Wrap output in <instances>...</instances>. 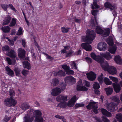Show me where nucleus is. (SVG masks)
<instances>
[{
  "mask_svg": "<svg viewBox=\"0 0 122 122\" xmlns=\"http://www.w3.org/2000/svg\"><path fill=\"white\" fill-rule=\"evenodd\" d=\"M86 32V36H83L82 39L84 41H86L87 43H82L81 46L86 51H90L92 50V48L89 44L91 43L92 41L94 39L96 34L94 31L91 30H88Z\"/></svg>",
  "mask_w": 122,
  "mask_h": 122,
  "instance_id": "obj_1",
  "label": "nucleus"
},
{
  "mask_svg": "<svg viewBox=\"0 0 122 122\" xmlns=\"http://www.w3.org/2000/svg\"><path fill=\"white\" fill-rule=\"evenodd\" d=\"M15 92L12 89H10L9 91V95L11 96L10 97L8 98L4 101L5 105L7 107H10L15 106L17 103V101L14 99L12 96L15 95Z\"/></svg>",
  "mask_w": 122,
  "mask_h": 122,
  "instance_id": "obj_2",
  "label": "nucleus"
},
{
  "mask_svg": "<svg viewBox=\"0 0 122 122\" xmlns=\"http://www.w3.org/2000/svg\"><path fill=\"white\" fill-rule=\"evenodd\" d=\"M112 99L113 101L116 102H112L110 104L108 105V108L109 111L113 112L117 110L118 108L117 106V105L119 103L120 100L118 96H114L112 97Z\"/></svg>",
  "mask_w": 122,
  "mask_h": 122,
  "instance_id": "obj_3",
  "label": "nucleus"
},
{
  "mask_svg": "<svg viewBox=\"0 0 122 122\" xmlns=\"http://www.w3.org/2000/svg\"><path fill=\"white\" fill-rule=\"evenodd\" d=\"M101 66L103 70L106 71H108L110 74L114 75L117 73V71L116 68L113 66H109L108 63L106 62L101 64Z\"/></svg>",
  "mask_w": 122,
  "mask_h": 122,
  "instance_id": "obj_4",
  "label": "nucleus"
},
{
  "mask_svg": "<svg viewBox=\"0 0 122 122\" xmlns=\"http://www.w3.org/2000/svg\"><path fill=\"white\" fill-rule=\"evenodd\" d=\"M35 115V122H43V120L41 115L42 113L39 110H35L34 112Z\"/></svg>",
  "mask_w": 122,
  "mask_h": 122,
  "instance_id": "obj_5",
  "label": "nucleus"
},
{
  "mask_svg": "<svg viewBox=\"0 0 122 122\" xmlns=\"http://www.w3.org/2000/svg\"><path fill=\"white\" fill-rule=\"evenodd\" d=\"M91 57L94 59L96 60L98 63L101 64H102L104 62V59L101 56L98 55H96L94 53H92L91 54Z\"/></svg>",
  "mask_w": 122,
  "mask_h": 122,
  "instance_id": "obj_6",
  "label": "nucleus"
},
{
  "mask_svg": "<svg viewBox=\"0 0 122 122\" xmlns=\"http://www.w3.org/2000/svg\"><path fill=\"white\" fill-rule=\"evenodd\" d=\"M86 107L89 110L93 109V112L95 114L98 113V107L96 102H90L88 105L86 106Z\"/></svg>",
  "mask_w": 122,
  "mask_h": 122,
  "instance_id": "obj_7",
  "label": "nucleus"
},
{
  "mask_svg": "<svg viewBox=\"0 0 122 122\" xmlns=\"http://www.w3.org/2000/svg\"><path fill=\"white\" fill-rule=\"evenodd\" d=\"M77 89L78 91H84L87 90L88 89L84 86H82V80H80L78 83Z\"/></svg>",
  "mask_w": 122,
  "mask_h": 122,
  "instance_id": "obj_8",
  "label": "nucleus"
},
{
  "mask_svg": "<svg viewBox=\"0 0 122 122\" xmlns=\"http://www.w3.org/2000/svg\"><path fill=\"white\" fill-rule=\"evenodd\" d=\"M113 86L115 92L116 93H118L121 90L120 86L122 87V80L121 81L119 84L113 83Z\"/></svg>",
  "mask_w": 122,
  "mask_h": 122,
  "instance_id": "obj_9",
  "label": "nucleus"
},
{
  "mask_svg": "<svg viewBox=\"0 0 122 122\" xmlns=\"http://www.w3.org/2000/svg\"><path fill=\"white\" fill-rule=\"evenodd\" d=\"M98 48L100 51H103L105 50L107 47L106 43L103 42H100L98 45Z\"/></svg>",
  "mask_w": 122,
  "mask_h": 122,
  "instance_id": "obj_10",
  "label": "nucleus"
},
{
  "mask_svg": "<svg viewBox=\"0 0 122 122\" xmlns=\"http://www.w3.org/2000/svg\"><path fill=\"white\" fill-rule=\"evenodd\" d=\"M61 92L60 88H55L52 90L51 94L52 95L56 96L59 94Z\"/></svg>",
  "mask_w": 122,
  "mask_h": 122,
  "instance_id": "obj_11",
  "label": "nucleus"
},
{
  "mask_svg": "<svg viewBox=\"0 0 122 122\" xmlns=\"http://www.w3.org/2000/svg\"><path fill=\"white\" fill-rule=\"evenodd\" d=\"M76 100V96H73L70 101L68 102L67 104L68 106L70 107H73Z\"/></svg>",
  "mask_w": 122,
  "mask_h": 122,
  "instance_id": "obj_12",
  "label": "nucleus"
},
{
  "mask_svg": "<svg viewBox=\"0 0 122 122\" xmlns=\"http://www.w3.org/2000/svg\"><path fill=\"white\" fill-rule=\"evenodd\" d=\"M102 57H104L107 60H109L112 58V56L110 53L108 52H106L105 53H102L100 54Z\"/></svg>",
  "mask_w": 122,
  "mask_h": 122,
  "instance_id": "obj_13",
  "label": "nucleus"
},
{
  "mask_svg": "<svg viewBox=\"0 0 122 122\" xmlns=\"http://www.w3.org/2000/svg\"><path fill=\"white\" fill-rule=\"evenodd\" d=\"M8 56L12 58H14L16 56V53L13 49H12L9 50Z\"/></svg>",
  "mask_w": 122,
  "mask_h": 122,
  "instance_id": "obj_14",
  "label": "nucleus"
},
{
  "mask_svg": "<svg viewBox=\"0 0 122 122\" xmlns=\"http://www.w3.org/2000/svg\"><path fill=\"white\" fill-rule=\"evenodd\" d=\"M64 80L66 82H70L74 83L76 82L75 79L71 76L66 77L65 78Z\"/></svg>",
  "mask_w": 122,
  "mask_h": 122,
  "instance_id": "obj_15",
  "label": "nucleus"
},
{
  "mask_svg": "<svg viewBox=\"0 0 122 122\" xmlns=\"http://www.w3.org/2000/svg\"><path fill=\"white\" fill-rule=\"evenodd\" d=\"M88 78L90 80L93 81L96 78V75L92 72H91L89 73L86 74Z\"/></svg>",
  "mask_w": 122,
  "mask_h": 122,
  "instance_id": "obj_16",
  "label": "nucleus"
},
{
  "mask_svg": "<svg viewBox=\"0 0 122 122\" xmlns=\"http://www.w3.org/2000/svg\"><path fill=\"white\" fill-rule=\"evenodd\" d=\"M67 96L60 95L58 96L56 98L57 101L58 102L62 101H66L67 100Z\"/></svg>",
  "mask_w": 122,
  "mask_h": 122,
  "instance_id": "obj_17",
  "label": "nucleus"
},
{
  "mask_svg": "<svg viewBox=\"0 0 122 122\" xmlns=\"http://www.w3.org/2000/svg\"><path fill=\"white\" fill-rule=\"evenodd\" d=\"M18 56L21 58H23L25 56V51L23 49H19L18 50Z\"/></svg>",
  "mask_w": 122,
  "mask_h": 122,
  "instance_id": "obj_18",
  "label": "nucleus"
},
{
  "mask_svg": "<svg viewBox=\"0 0 122 122\" xmlns=\"http://www.w3.org/2000/svg\"><path fill=\"white\" fill-rule=\"evenodd\" d=\"M30 107V106L29 104L26 103L21 104L20 106V108L24 111L29 109Z\"/></svg>",
  "mask_w": 122,
  "mask_h": 122,
  "instance_id": "obj_19",
  "label": "nucleus"
},
{
  "mask_svg": "<svg viewBox=\"0 0 122 122\" xmlns=\"http://www.w3.org/2000/svg\"><path fill=\"white\" fill-rule=\"evenodd\" d=\"M11 18L9 15H7L5 19L3 20V22L2 24L3 25H6L8 24L10 22Z\"/></svg>",
  "mask_w": 122,
  "mask_h": 122,
  "instance_id": "obj_20",
  "label": "nucleus"
},
{
  "mask_svg": "<svg viewBox=\"0 0 122 122\" xmlns=\"http://www.w3.org/2000/svg\"><path fill=\"white\" fill-rule=\"evenodd\" d=\"M101 110L102 113L103 115L107 116L108 117H111V113L105 109L102 108L101 109Z\"/></svg>",
  "mask_w": 122,
  "mask_h": 122,
  "instance_id": "obj_21",
  "label": "nucleus"
},
{
  "mask_svg": "<svg viewBox=\"0 0 122 122\" xmlns=\"http://www.w3.org/2000/svg\"><path fill=\"white\" fill-rule=\"evenodd\" d=\"M59 83V80L57 78H54L53 79L51 82V86H57Z\"/></svg>",
  "mask_w": 122,
  "mask_h": 122,
  "instance_id": "obj_22",
  "label": "nucleus"
},
{
  "mask_svg": "<svg viewBox=\"0 0 122 122\" xmlns=\"http://www.w3.org/2000/svg\"><path fill=\"white\" fill-rule=\"evenodd\" d=\"M114 60L116 62L117 64L119 65L121 64L122 59L121 57L119 56H115Z\"/></svg>",
  "mask_w": 122,
  "mask_h": 122,
  "instance_id": "obj_23",
  "label": "nucleus"
},
{
  "mask_svg": "<svg viewBox=\"0 0 122 122\" xmlns=\"http://www.w3.org/2000/svg\"><path fill=\"white\" fill-rule=\"evenodd\" d=\"M6 70L7 71V74L10 76H13L14 72L8 66L5 67Z\"/></svg>",
  "mask_w": 122,
  "mask_h": 122,
  "instance_id": "obj_24",
  "label": "nucleus"
},
{
  "mask_svg": "<svg viewBox=\"0 0 122 122\" xmlns=\"http://www.w3.org/2000/svg\"><path fill=\"white\" fill-rule=\"evenodd\" d=\"M55 76H64L65 75V73L64 71L61 70H60L57 72H56L54 73Z\"/></svg>",
  "mask_w": 122,
  "mask_h": 122,
  "instance_id": "obj_25",
  "label": "nucleus"
},
{
  "mask_svg": "<svg viewBox=\"0 0 122 122\" xmlns=\"http://www.w3.org/2000/svg\"><path fill=\"white\" fill-rule=\"evenodd\" d=\"M104 6L105 8L110 9L111 10H113L114 8L113 6L108 2H106L104 4Z\"/></svg>",
  "mask_w": 122,
  "mask_h": 122,
  "instance_id": "obj_26",
  "label": "nucleus"
},
{
  "mask_svg": "<svg viewBox=\"0 0 122 122\" xmlns=\"http://www.w3.org/2000/svg\"><path fill=\"white\" fill-rule=\"evenodd\" d=\"M110 33V29L109 28H107L105 29L104 31L103 30V32L102 34L104 37H107L109 35Z\"/></svg>",
  "mask_w": 122,
  "mask_h": 122,
  "instance_id": "obj_27",
  "label": "nucleus"
},
{
  "mask_svg": "<svg viewBox=\"0 0 122 122\" xmlns=\"http://www.w3.org/2000/svg\"><path fill=\"white\" fill-rule=\"evenodd\" d=\"M116 46H114L110 47L108 49V51L111 53L113 54L116 51Z\"/></svg>",
  "mask_w": 122,
  "mask_h": 122,
  "instance_id": "obj_28",
  "label": "nucleus"
},
{
  "mask_svg": "<svg viewBox=\"0 0 122 122\" xmlns=\"http://www.w3.org/2000/svg\"><path fill=\"white\" fill-rule=\"evenodd\" d=\"M105 89L107 95H111L112 93L113 89L112 88H106Z\"/></svg>",
  "mask_w": 122,
  "mask_h": 122,
  "instance_id": "obj_29",
  "label": "nucleus"
},
{
  "mask_svg": "<svg viewBox=\"0 0 122 122\" xmlns=\"http://www.w3.org/2000/svg\"><path fill=\"white\" fill-rule=\"evenodd\" d=\"M33 120L32 117L25 116L24 118V121L23 122H31Z\"/></svg>",
  "mask_w": 122,
  "mask_h": 122,
  "instance_id": "obj_30",
  "label": "nucleus"
},
{
  "mask_svg": "<svg viewBox=\"0 0 122 122\" xmlns=\"http://www.w3.org/2000/svg\"><path fill=\"white\" fill-rule=\"evenodd\" d=\"M1 30L4 33L9 32L10 29V28L9 26L2 27L1 28Z\"/></svg>",
  "mask_w": 122,
  "mask_h": 122,
  "instance_id": "obj_31",
  "label": "nucleus"
},
{
  "mask_svg": "<svg viewBox=\"0 0 122 122\" xmlns=\"http://www.w3.org/2000/svg\"><path fill=\"white\" fill-rule=\"evenodd\" d=\"M67 106V103L65 101L61 102L57 106V107H60L62 108H65Z\"/></svg>",
  "mask_w": 122,
  "mask_h": 122,
  "instance_id": "obj_32",
  "label": "nucleus"
},
{
  "mask_svg": "<svg viewBox=\"0 0 122 122\" xmlns=\"http://www.w3.org/2000/svg\"><path fill=\"white\" fill-rule=\"evenodd\" d=\"M14 71L16 76L20 77V73L21 70L20 68L18 67H16L14 69Z\"/></svg>",
  "mask_w": 122,
  "mask_h": 122,
  "instance_id": "obj_33",
  "label": "nucleus"
},
{
  "mask_svg": "<svg viewBox=\"0 0 122 122\" xmlns=\"http://www.w3.org/2000/svg\"><path fill=\"white\" fill-rule=\"evenodd\" d=\"M23 66L24 68H26L28 70L31 69L30 64L28 61L23 63Z\"/></svg>",
  "mask_w": 122,
  "mask_h": 122,
  "instance_id": "obj_34",
  "label": "nucleus"
},
{
  "mask_svg": "<svg viewBox=\"0 0 122 122\" xmlns=\"http://www.w3.org/2000/svg\"><path fill=\"white\" fill-rule=\"evenodd\" d=\"M107 41L108 44L111 46H112L113 44V38L111 36H109L107 39Z\"/></svg>",
  "mask_w": 122,
  "mask_h": 122,
  "instance_id": "obj_35",
  "label": "nucleus"
},
{
  "mask_svg": "<svg viewBox=\"0 0 122 122\" xmlns=\"http://www.w3.org/2000/svg\"><path fill=\"white\" fill-rule=\"evenodd\" d=\"M96 31L97 33L101 34L103 33V30L100 27L97 26L96 29Z\"/></svg>",
  "mask_w": 122,
  "mask_h": 122,
  "instance_id": "obj_36",
  "label": "nucleus"
},
{
  "mask_svg": "<svg viewBox=\"0 0 122 122\" xmlns=\"http://www.w3.org/2000/svg\"><path fill=\"white\" fill-rule=\"evenodd\" d=\"M116 117L119 122H122V114L121 113L117 114Z\"/></svg>",
  "mask_w": 122,
  "mask_h": 122,
  "instance_id": "obj_37",
  "label": "nucleus"
},
{
  "mask_svg": "<svg viewBox=\"0 0 122 122\" xmlns=\"http://www.w3.org/2000/svg\"><path fill=\"white\" fill-rule=\"evenodd\" d=\"M16 22V19L14 18H13L12 19V21L10 24L9 26L10 27L14 26L15 25Z\"/></svg>",
  "mask_w": 122,
  "mask_h": 122,
  "instance_id": "obj_38",
  "label": "nucleus"
},
{
  "mask_svg": "<svg viewBox=\"0 0 122 122\" xmlns=\"http://www.w3.org/2000/svg\"><path fill=\"white\" fill-rule=\"evenodd\" d=\"M104 81L105 83L107 85H110L112 84V82L109 79L107 78H104Z\"/></svg>",
  "mask_w": 122,
  "mask_h": 122,
  "instance_id": "obj_39",
  "label": "nucleus"
},
{
  "mask_svg": "<svg viewBox=\"0 0 122 122\" xmlns=\"http://www.w3.org/2000/svg\"><path fill=\"white\" fill-rule=\"evenodd\" d=\"M66 85L65 83L62 82L61 83L60 85V88L62 92L66 88Z\"/></svg>",
  "mask_w": 122,
  "mask_h": 122,
  "instance_id": "obj_40",
  "label": "nucleus"
},
{
  "mask_svg": "<svg viewBox=\"0 0 122 122\" xmlns=\"http://www.w3.org/2000/svg\"><path fill=\"white\" fill-rule=\"evenodd\" d=\"M103 74L101 73L100 75L99 76L98 78V79L100 83L101 84L102 83L103 81Z\"/></svg>",
  "mask_w": 122,
  "mask_h": 122,
  "instance_id": "obj_41",
  "label": "nucleus"
},
{
  "mask_svg": "<svg viewBox=\"0 0 122 122\" xmlns=\"http://www.w3.org/2000/svg\"><path fill=\"white\" fill-rule=\"evenodd\" d=\"M93 5L92 7V9H94L95 8H98L99 7V6L97 4V1L96 0H94L93 3Z\"/></svg>",
  "mask_w": 122,
  "mask_h": 122,
  "instance_id": "obj_42",
  "label": "nucleus"
},
{
  "mask_svg": "<svg viewBox=\"0 0 122 122\" xmlns=\"http://www.w3.org/2000/svg\"><path fill=\"white\" fill-rule=\"evenodd\" d=\"M0 6L2 9L5 11H7L8 7V5L5 4H1Z\"/></svg>",
  "mask_w": 122,
  "mask_h": 122,
  "instance_id": "obj_43",
  "label": "nucleus"
},
{
  "mask_svg": "<svg viewBox=\"0 0 122 122\" xmlns=\"http://www.w3.org/2000/svg\"><path fill=\"white\" fill-rule=\"evenodd\" d=\"M61 29L62 32L63 33H65L69 31V28H65L64 27L61 28Z\"/></svg>",
  "mask_w": 122,
  "mask_h": 122,
  "instance_id": "obj_44",
  "label": "nucleus"
},
{
  "mask_svg": "<svg viewBox=\"0 0 122 122\" xmlns=\"http://www.w3.org/2000/svg\"><path fill=\"white\" fill-rule=\"evenodd\" d=\"M109 77L110 79L114 82L117 83L118 82V79L117 78L111 76H109Z\"/></svg>",
  "mask_w": 122,
  "mask_h": 122,
  "instance_id": "obj_45",
  "label": "nucleus"
},
{
  "mask_svg": "<svg viewBox=\"0 0 122 122\" xmlns=\"http://www.w3.org/2000/svg\"><path fill=\"white\" fill-rule=\"evenodd\" d=\"M62 68L64 70L65 72L70 68L69 66L66 65H64L62 66Z\"/></svg>",
  "mask_w": 122,
  "mask_h": 122,
  "instance_id": "obj_46",
  "label": "nucleus"
},
{
  "mask_svg": "<svg viewBox=\"0 0 122 122\" xmlns=\"http://www.w3.org/2000/svg\"><path fill=\"white\" fill-rule=\"evenodd\" d=\"M71 66L72 69H77V67L75 63V61H73L71 64Z\"/></svg>",
  "mask_w": 122,
  "mask_h": 122,
  "instance_id": "obj_47",
  "label": "nucleus"
},
{
  "mask_svg": "<svg viewBox=\"0 0 122 122\" xmlns=\"http://www.w3.org/2000/svg\"><path fill=\"white\" fill-rule=\"evenodd\" d=\"M93 87L95 89H99L100 87V86L98 83L95 82L94 84Z\"/></svg>",
  "mask_w": 122,
  "mask_h": 122,
  "instance_id": "obj_48",
  "label": "nucleus"
},
{
  "mask_svg": "<svg viewBox=\"0 0 122 122\" xmlns=\"http://www.w3.org/2000/svg\"><path fill=\"white\" fill-rule=\"evenodd\" d=\"M29 72L28 71L24 69L21 72L22 74L25 76H26Z\"/></svg>",
  "mask_w": 122,
  "mask_h": 122,
  "instance_id": "obj_49",
  "label": "nucleus"
},
{
  "mask_svg": "<svg viewBox=\"0 0 122 122\" xmlns=\"http://www.w3.org/2000/svg\"><path fill=\"white\" fill-rule=\"evenodd\" d=\"M74 52V51L72 50H70L69 51V53H67V54L66 55V57H68L70 56L71 55L73 54Z\"/></svg>",
  "mask_w": 122,
  "mask_h": 122,
  "instance_id": "obj_50",
  "label": "nucleus"
},
{
  "mask_svg": "<svg viewBox=\"0 0 122 122\" xmlns=\"http://www.w3.org/2000/svg\"><path fill=\"white\" fill-rule=\"evenodd\" d=\"M43 54L45 55L47 58L49 59L51 61L53 59V57L50 56L44 52H43Z\"/></svg>",
  "mask_w": 122,
  "mask_h": 122,
  "instance_id": "obj_51",
  "label": "nucleus"
},
{
  "mask_svg": "<svg viewBox=\"0 0 122 122\" xmlns=\"http://www.w3.org/2000/svg\"><path fill=\"white\" fill-rule=\"evenodd\" d=\"M84 106V104H82L77 103L75 105V108H77L80 107H82Z\"/></svg>",
  "mask_w": 122,
  "mask_h": 122,
  "instance_id": "obj_52",
  "label": "nucleus"
},
{
  "mask_svg": "<svg viewBox=\"0 0 122 122\" xmlns=\"http://www.w3.org/2000/svg\"><path fill=\"white\" fill-rule=\"evenodd\" d=\"M11 118V117H8L7 115H6L3 120V121L5 122H7Z\"/></svg>",
  "mask_w": 122,
  "mask_h": 122,
  "instance_id": "obj_53",
  "label": "nucleus"
},
{
  "mask_svg": "<svg viewBox=\"0 0 122 122\" xmlns=\"http://www.w3.org/2000/svg\"><path fill=\"white\" fill-rule=\"evenodd\" d=\"M66 73L67 74H72L74 73V72L72 70H70L69 69L66 71Z\"/></svg>",
  "mask_w": 122,
  "mask_h": 122,
  "instance_id": "obj_54",
  "label": "nucleus"
},
{
  "mask_svg": "<svg viewBox=\"0 0 122 122\" xmlns=\"http://www.w3.org/2000/svg\"><path fill=\"white\" fill-rule=\"evenodd\" d=\"M8 6L10 9H12L13 11H16L15 8L11 4H10Z\"/></svg>",
  "mask_w": 122,
  "mask_h": 122,
  "instance_id": "obj_55",
  "label": "nucleus"
},
{
  "mask_svg": "<svg viewBox=\"0 0 122 122\" xmlns=\"http://www.w3.org/2000/svg\"><path fill=\"white\" fill-rule=\"evenodd\" d=\"M22 29L20 27L19 28L16 34V35H20L22 34Z\"/></svg>",
  "mask_w": 122,
  "mask_h": 122,
  "instance_id": "obj_56",
  "label": "nucleus"
},
{
  "mask_svg": "<svg viewBox=\"0 0 122 122\" xmlns=\"http://www.w3.org/2000/svg\"><path fill=\"white\" fill-rule=\"evenodd\" d=\"M2 49L3 51H6L9 50V47L8 46L6 45L2 47Z\"/></svg>",
  "mask_w": 122,
  "mask_h": 122,
  "instance_id": "obj_57",
  "label": "nucleus"
},
{
  "mask_svg": "<svg viewBox=\"0 0 122 122\" xmlns=\"http://www.w3.org/2000/svg\"><path fill=\"white\" fill-rule=\"evenodd\" d=\"M6 59L9 65H11L12 64V60L10 59V58L8 57H7L6 58Z\"/></svg>",
  "mask_w": 122,
  "mask_h": 122,
  "instance_id": "obj_58",
  "label": "nucleus"
},
{
  "mask_svg": "<svg viewBox=\"0 0 122 122\" xmlns=\"http://www.w3.org/2000/svg\"><path fill=\"white\" fill-rule=\"evenodd\" d=\"M102 118L104 122H110V121L106 117H103Z\"/></svg>",
  "mask_w": 122,
  "mask_h": 122,
  "instance_id": "obj_59",
  "label": "nucleus"
},
{
  "mask_svg": "<svg viewBox=\"0 0 122 122\" xmlns=\"http://www.w3.org/2000/svg\"><path fill=\"white\" fill-rule=\"evenodd\" d=\"M85 59L88 62L90 63H92V60L91 58L87 57L85 58Z\"/></svg>",
  "mask_w": 122,
  "mask_h": 122,
  "instance_id": "obj_60",
  "label": "nucleus"
},
{
  "mask_svg": "<svg viewBox=\"0 0 122 122\" xmlns=\"http://www.w3.org/2000/svg\"><path fill=\"white\" fill-rule=\"evenodd\" d=\"M84 83L85 85L87 87H89L90 86V83L86 80L84 81Z\"/></svg>",
  "mask_w": 122,
  "mask_h": 122,
  "instance_id": "obj_61",
  "label": "nucleus"
},
{
  "mask_svg": "<svg viewBox=\"0 0 122 122\" xmlns=\"http://www.w3.org/2000/svg\"><path fill=\"white\" fill-rule=\"evenodd\" d=\"M97 12H98V11L97 10H93L92 11V13L93 15L96 16L97 15Z\"/></svg>",
  "mask_w": 122,
  "mask_h": 122,
  "instance_id": "obj_62",
  "label": "nucleus"
},
{
  "mask_svg": "<svg viewBox=\"0 0 122 122\" xmlns=\"http://www.w3.org/2000/svg\"><path fill=\"white\" fill-rule=\"evenodd\" d=\"M8 41L10 42V45L11 46H12L13 45L14 43V41L13 40H10L9 39Z\"/></svg>",
  "mask_w": 122,
  "mask_h": 122,
  "instance_id": "obj_63",
  "label": "nucleus"
},
{
  "mask_svg": "<svg viewBox=\"0 0 122 122\" xmlns=\"http://www.w3.org/2000/svg\"><path fill=\"white\" fill-rule=\"evenodd\" d=\"M98 89H95L94 92L95 94L97 95L100 94V92L98 90Z\"/></svg>",
  "mask_w": 122,
  "mask_h": 122,
  "instance_id": "obj_64",
  "label": "nucleus"
}]
</instances>
